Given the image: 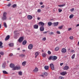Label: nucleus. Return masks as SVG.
<instances>
[{"label":"nucleus","instance_id":"f257e3e1","mask_svg":"<svg viewBox=\"0 0 79 79\" xmlns=\"http://www.w3.org/2000/svg\"><path fill=\"white\" fill-rule=\"evenodd\" d=\"M49 60H52L53 61H55L57 59V57L56 56H51L48 58Z\"/></svg>","mask_w":79,"mask_h":79},{"label":"nucleus","instance_id":"f03ea898","mask_svg":"<svg viewBox=\"0 0 79 79\" xmlns=\"http://www.w3.org/2000/svg\"><path fill=\"white\" fill-rule=\"evenodd\" d=\"M50 68L52 71L55 70V67L53 64H50Z\"/></svg>","mask_w":79,"mask_h":79},{"label":"nucleus","instance_id":"7ed1b4c3","mask_svg":"<svg viewBox=\"0 0 79 79\" xmlns=\"http://www.w3.org/2000/svg\"><path fill=\"white\" fill-rule=\"evenodd\" d=\"M24 39V38L23 36L20 37L18 41L19 43H21L22 41H23V40Z\"/></svg>","mask_w":79,"mask_h":79},{"label":"nucleus","instance_id":"20e7f679","mask_svg":"<svg viewBox=\"0 0 79 79\" xmlns=\"http://www.w3.org/2000/svg\"><path fill=\"white\" fill-rule=\"evenodd\" d=\"M20 69V67L19 66H16L14 68L12 69V70H16Z\"/></svg>","mask_w":79,"mask_h":79},{"label":"nucleus","instance_id":"39448f33","mask_svg":"<svg viewBox=\"0 0 79 79\" xmlns=\"http://www.w3.org/2000/svg\"><path fill=\"white\" fill-rule=\"evenodd\" d=\"M38 24L39 26H41V27H44L45 25V23L42 22H40L38 23Z\"/></svg>","mask_w":79,"mask_h":79},{"label":"nucleus","instance_id":"423d86ee","mask_svg":"<svg viewBox=\"0 0 79 79\" xmlns=\"http://www.w3.org/2000/svg\"><path fill=\"white\" fill-rule=\"evenodd\" d=\"M33 48V45L32 44H30L28 46V48L29 50H31Z\"/></svg>","mask_w":79,"mask_h":79},{"label":"nucleus","instance_id":"0eeeda50","mask_svg":"<svg viewBox=\"0 0 79 79\" xmlns=\"http://www.w3.org/2000/svg\"><path fill=\"white\" fill-rule=\"evenodd\" d=\"M61 52L63 53H64L66 52V49L64 48H63L61 50Z\"/></svg>","mask_w":79,"mask_h":79},{"label":"nucleus","instance_id":"6e6552de","mask_svg":"<svg viewBox=\"0 0 79 79\" xmlns=\"http://www.w3.org/2000/svg\"><path fill=\"white\" fill-rule=\"evenodd\" d=\"M69 66H65L63 68L64 70H65L66 71L68 70V69H69Z\"/></svg>","mask_w":79,"mask_h":79},{"label":"nucleus","instance_id":"1a4fd4ad","mask_svg":"<svg viewBox=\"0 0 79 79\" xmlns=\"http://www.w3.org/2000/svg\"><path fill=\"white\" fill-rule=\"evenodd\" d=\"M60 74L61 75H62V76H64L66 74H67V72L66 71L60 73Z\"/></svg>","mask_w":79,"mask_h":79},{"label":"nucleus","instance_id":"9d476101","mask_svg":"<svg viewBox=\"0 0 79 79\" xmlns=\"http://www.w3.org/2000/svg\"><path fill=\"white\" fill-rule=\"evenodd\" d=\"M54 26H57L58 25V22H54L53 23Z\"/></svg>","mask_w":79,"mask_h":79},{"label":"nucleus","instance_id":"9b49d317","mask_svg":"<svg viewBox=\"0 0 79 79\" xmlns=\"http://www.w3.org/2000/svg\"><path fill=\"white\" fill-rule=\"evenodd\" d=\"M38 69L37 68L35 67V69L33 70V73H37V72H38Z\"/></svg>","mask_w":79,"mask_h":79},{"label":"nucleus","instance_id":"f8f14e48","mask_svg":"<svg viewBox=\"0 0 79 79\" xmlns=\"http://www.w3.org/2000/svg\"><path fill=\"white\" fill-rule=\"evenodd\" d=\"M19 33L18 35H15L14 36V37L15 39H18V37H19Z\"/></svg>","mask_w":79,"mask_h":79},{"label":"nucleus","instance_id":"ddd939ff","mask_svg":"<svg viewBox=\"0 0 79 79\" xmlns=\"http://www.w3.org/2000/svg\"><path fill=\"white\" fill-rule=\"evenodd\" d=\"M27 18L28 19H32V16L31 15L27 16Z\"/></svg>","mask_w":79,"mask_h":79},{"label":"nucleus","instance_id":"4468645a","mask_svg":"<svg viewBox=\"0 0 79 79\" xmlns=\"http://www.w3.org/2000/svg\"><path fill=\"white\" fill-rule=\"evenodd\" d=\"M34 29H38V27H39V26L38 25L35 24L33 26Z\"/></svg>","mask_w":79,"mask_h":79},{"label":"nucleus","instance_id":"2eb2a0df","mask_svg":"<svg viewBox=\"0 0 79 79\" xmlns=\"http://www.w3.org/2000/svg\"><path fill=\"white\" fill-rule=\"evenodd\" d=\"M40 31H44V27H41L40 28Z\"/></svg>","mask_w":79,"mask_h":79},{"label":"nucleus","instance_id":"dca6fc26","mask_svg":"<svg viewBox=\"0 0 79 79\" xmlns=\"http://www.w3.org/2000/svg\"><path fill=\"white\" fill-rule=\"evenodd\" d=\"M10 68H15V64H10Z\"/></svg>","mask_w":79,"mask_h":79},{"label":"nucleus","instance_id":"f3484780","mask_svg":"<svg viewBox=\"0 0 79 79\" xmlns=\"http://www.w3.org/2000/svg\"><path fill=\"white\" fill-rule=\"evenodd\" d=\"M19 56L22 57V58H23V57H25V54H22L19 55Z\"/></svg>","mask_w":79,"mask_h":79},{"label":"nucleus","instance_id":"a211bd4d","mask_svg":"<svg viewBox=\"0 0 79 79\" xmlns=\"http://www.w3.org/2000/svg\"><path fill=\"white\" fill-rule=\"evenodd\" d=\"M26 44H27V41L26 40H24L22 43L23 45H26Z\"/></svg>","mask_w":79,"mask_h":79},{"label":"nucleus","instance_id":"6ab92c4d","mask_svg":"<svg viewBox=\"0 0 79 79\" xmlns=\"http://www.w3.org/2000/svg\"><path fill=\"white\" fill-rule=\"evenodd\" d=\"M10 39V35H8L5 39V40H8Z\"/></svg>","mask_w":79,"mask_h":79},{"label":"nucleus","instance_id":"aec40b11","mask_svg":"<svg viewBox=\"0 0 79 79\" xmlns=\"http://www.w3.org/2000/svg\"><path fill=\"white\" fill-rule=\"evenodd\" d=\"M48 26H51V25H52V23L51 22H48Z\"/></svg>","mask_w":79,"mask_h":79},{"label":"nucleus","instance_id":"412c9836","mask_svg":"<svg viewBox=\"0 0 79 79\" xmlns=\"http://www.w3.org/2000/svg\"><path fill=\"white\" fill-rule=\"evenodd\" d=\"M49 68V67H48V66H46L44 67V69L46 70H48Z\"/></svg>","mask_w":79,"mask_h":79},{"label":"nucleus","instance_id":"4be33fe9","mask_svg":"<svg viewBox=\"0 0 79 79\" xmlns=\"http://www.w3.org/2000/svg\"><path fill=\"white\" fill-rule=\"evenodd\" d=\"M2 20H6V16H3V17L2 18Z\"/></svg>","mask_w":79,"mask_h":79},{"label":"nucleus","instance_id":"5701e85b","mask_svg":"<svg viewBox=\"0 0 79 79\" xmlns=\"http://www.w3.org/2000/svg\"><path fill=\"white\" fill-rule=\"evenodd\" d=\"M39 55V52H36L35 53V58H37V56H38Z\"/></svg>","mask_w":79,"mask_h":79},{"label":"nucleus","instance_id":"b1692460","mask_svg":"<svg viewBox=\"0 0 79 79\" xmlns=\"http://www.w3.org/2000/svg\"><path fill=\"white\" fill-rule=\"evenodd\" d=\"M9 45L10 47H13L14 46V44L13 43H10L9 44Z\"/></svg>","mask_w":79,"mask_h":79},{"label":"nucleus","instance_id":"393cba45","mask_svg":"<svg viewBox=\"0 0 79 79\" xmlns=\"http://www.w3.org/2000/svg\"><path fill=\"white\" fill-rule=\"evenodd\" d=\"M2 72L3 73V74H8V73L5 70H3L2 71Z\"/></svg>","mask_w":79,"mask_h":79},{"label":"nucleus","instance_id":"a878e982","mask_svg":"<svg viewBox=\"0 0 79 79\" xmlns=\"http://www.w3.org/2000/svg\"><path fill=\"white\" fill-rule=\"evenodd\" d=\"M22 64L23 66H25L26 64V61H24L22 63Z\"/></svg>","mask_w":79,"mask_h":79},{"label":"nucleus","instance_id":"bb28decb","mask_svg":"<svg viewBox=\"0 0 79 79\" xmlns=\"http://www.w3.org/2000/svg\"><path fill=\"white\" fill-rule=\"evenodd\" d=\"M18 73V75H19L20 76H22V75H23V73L21 71L19 72Z\"/></svg>","mask_w":79,"mask_h":79},{"label":"nucleus","instance_id":"cd10ccee","mask_svg":"<svg viewBox=\"0 0 79 79\" xmlns=\"http://www.w3.org/2000/svg\"><path fill=\"white\" fill-rule=\"evenodd\" d=\"M7 15V13L6 12H4L3 15V16H6V15Z\"/></svg>","mask_w":79,"mask_h":79},{"label":"nucleus","instance_id":"c85d7f7f","mask_svg":"<svg viewBox=\"0 0 79 79\" xmlns=\"http://www.w3.org/2000/svg\"><path fill=\"white\" fill-rule=\"evenodd\" d=\"M3 25L5 27H6H6H7V25H6V23H4Z\"/></svg>","mask_w":79,"mask_h":79},{"label":"nucleus","instance_id":"c756f323","mask_svg":"<svg viewBox=\"0 0 79 79\" xmlns=\"http://www.w3.org/2000/svg\"><path fill=\"white\" fill-rule=\"evenodd\" d=\"M75 56H76L75 54H73L72 56V59H74V58H75Z\"/></svg>","mask_w":79,"mask_h":79},{"label":"nucleus","instance_id":"7c9ffc66","mask_svg":"<svg viewBox=\"0 0 79 79\" xmlns=\"http://www.w3.org/2000/svg\"><path fill=\"white\" fill-rule=\"evenodd\" d=\"M65 6V4L58 5V6H59V7H63V6Z\"/></svg>","mask_w":79,"mask_h":79},{"label":"nucleus","instance_id":"2f4dec72","mask_svg":"<svg viewBox=\"0 0 79 79\" xmlns=\"http://www.w3.org/2000/svg\"><path fill=\"white\" fill-rule=\"evenodd\" d=\"M74 17V15H71L70 16H69V18L70 19H71V18H73Z\"/></svg>","mask_w":79,"mask_h":79},{"label":"nucleus","instance_id":"473e14b6","mask_svg":"<svg viewBox=\"0 0 79 79\" xmlns=\"http://www.w3.org/2000/svg\"><path fill=\"white\" fill-rule=\"evenodd\" d=\"M63 25L59 26L58 27V29H63Z\"/></svg>","mask_w":79,"mask_h":79},{"label":"nucleus","instance_id":"72a5a7b5","mask_svg":"<svg viewBox=\"0 0 79 79\" xmlns=\"http://www.w3.org/2000/svg\"><path fill=\"white\" fill-rule=\"evenodd\" d=\"M59 49H60V48H59V47H56L55 48V50L56 51H58L59 50Z\"/></svg>","mask_w":79,"mask_h":79},{"label":"nucleus","instance_id":"f704fd0d","mask_svg":"<svg viewBox=\"0 0 79 79\" xmlns=\"http://www.w3.org/2000/svg\"><path fill=\"white\" fill-rule=\"evenodd\" d=\"M58 11H59V12L60 13H61V11H62L63 10H62V9L60 8L58 9Z\"/></svg>","mask_w":79,"mask_h":79},{"label":"nucleus","instance_id":"c9c22d12","mask_svg":"<svg viewBox=\"0 0 79 79\" xmlns=\"http://www.w3.org/2000/svg\"><path fill=\"white\" fill-rule=\"evenodd\" d=\"M42 56L43 57H45V56H46V54L45 53H43L42 54Z\"/></svg>","mask_w":79,"mask_h":79},{"label":"nucleus","instance_id":"e433bc0d","mask_svg":"<svg viewBox=\"0 0 79 79\" xmlns=\"http://www.w3.org/2000/svg\"><path fill=\"white\" fill-rule=\"evenodd\" d=\"M69 39L70 40H73L74 39V37L73 36H71L69 37Z\"/></svg>","mask_w":79,"mask_h":79},{"label":"nucleus","instance_id":"4c0bfd02","mask_svg":"<svg viewBox=\"0 0 79 79\" xmlns=\"http://www.w3.org/2000/svg\"><path fill=\"white\" fill-rule=\"evenodd\" d=\"M44 75L45 76H47L48 75V74H47V73L45 72L44 73Z\"/></svg>","mask_w":79,"mask_h":79},{"label":"nucleus","instance_id":"58836bf2","mask_svg":"<svg viewBox=\"0 0 79 79\" xmlns=\"http://www.w3.org/2000/svg\"><path fill=\"white\" fill-rule=\"evenodd\" d=\"M0 54L1 55L3 56V55H4V52H0Z\"/></svg>","mask_w":79,"mask_h":79},{"label":"nucleus","instance_id":"ea45409f","mask_svg":"<svg viewBox=\"0 0 79 79\" xmlns=\"http://www.w3.org/2000/svg\"><path fill=\"white\" fill-rule=\"evenodd\" d=\"M70 11H71V12H73V11H74V8H72V9H70Z\"/></svg>","mask_w":79,"mask_h":79},{"label":"nucleus","instance_id":"a19ab883","mask_svg":"<svg viewBox=\"0 0 79 79\" xmlns=\"http://www.w3.org/2000/svg\"><path fill=\"white\" fill-rule=\"evenodd\" d=\"M64 79V78L62 76H60L59 78V79Z\"/></svg>","mask_w":79,"mask_h":79},{"label":"nucleus","instance_id":"79ce46f5","mask_svg":"<svg viewBox=\"0 0 79 79\" xmlns=\"http://www.w3.org/2000/svg\"><path fill=\"white\" fill-rule=\"evenodd\" d=\"M42 40H43V41H45L46 40V37H44L42 39Z\"/></svg>","mask_w":79,"mask_h":79},{"label":"nucleus","instance_id":"37998d69","mask_svg":"<svg viewBox=\"0 0 79 79\" xmlns=\"http://www.w3.org/2000/svg\"><path fill=\"white\" fill-rule=\"evenodd\" d=\"M16 4H14L13 5H12V8H15V7H16Z\"/></svg>","mask_w":79,"mask_h":79},{"label":"nucleus","instance_id":"c03bdc74","mask_svg":"<svg viewBox=\"0 0 79 79\" xmlns=\"http://www.w3.org/2000/svg\"><path fill=\"white\" fill-rule=\"evenodd\" d=\"M56 33H57V34H61V33H60V31H57Z\"/></svg>","mask_w":79,"mask_h":79},{"label":"nucleus","instance_id":"a18cd8bd","mask_svg":"<svg viewBox=\"0 0 79 79\" xmlns=\"http://www.w3.org/2000/svg\"><path fill=\"white\" fill-rule=\"evenodd\" d=\"M48 54H49V55H50V54L51 53V52H50V51H48Z\"/></svg>","mask_w":79,"mask_h":79},{"label":"nucleus","instance_id":"49530a36","mask_svg":"<svg viewBox=\"0 0 79 79\" xmlns=\"http://www.w3.org/2000/svg\"><path fill=\"white\" fill-rule=\"evenodd\" d=\"M41 10L40 9H39L38 10V11L37 12H38V13H40V12H41Z\"/></svg>","mask_w":79,"mask_h":79},{"label":"nucleus","instance_id":"de8ad7c7","mask_svg":"<svg viewBox=\"0 0 79 79\" xmlns=\"http://www.w3.org/2000/svg\"><path fill=\"white\" fill-rule=\"evenodd\" d=\"M13 55V53H10L9 54L10 56H12Z\"/></svg>","mask_w":79,"mask_h":79},{"label":"nucleus","instance_id":"09e8293b","mask_svg":"<svg viewBox=\"0 0 79 79\" xmlns=\"http://www.w3.org/2000/svg\"><path fill=\"white\" fill-rule=\"evenodd\" d=\"M3 45V43L2 42L0 41V46L1 45Z\"/></svg>","mask_w":79,"mask_h":79},{"label":"nucleus","instance_id":"8fccbe9b","mask_svg":"<svg viewBox=\"0 0 79 79\" xmlns=\"http://www.w3.org/2000/svg\"><path fill=\"white\" fill-rule=\"evenodd\" d=\"M72 28H68V31H71L72 30Z\"/></svg>","mask_w":79,"mask_h":79},{"label":"nucleus","instance_id":"3c124183","mask_svg":"<svg viewBox=\"0 0 79 79\" xmlns=\"http://www.w3.org/2000/svg\"><path fill=\"white\" fill-rule=\"evenodd\" d=\"M11 3H9L7 5V6H11Z\"/></svg>","mask_w":79,"mask_h":79},{"label":"nucleus","instance_id":"603ef678","mask_svg":"<svg viewBox=\"0 0 79 79\" xmlns=\"http://www.w3.org/2000/svg\"><path fill=\"white\" fill-rule=\"evenodd\" d=\"M50 34H51V35H53V32H50Z\"/></svg>","mask_w":79,"mask_h":79},{"label":"nucleus","instance_id":"864d4df0","mask_svg":"<svg viewBox=\"0 0 79 79\" xmlns=\"http://www.w3.org/2000/svg\"><path fill=\"white\" fill-rule=\"evenodd\" d=\"M48 32V31H45V32H43V34H47V32Z\"/></svg>","mask_w":79,"mask_h":79},{"label":"nucleus","instance_id":"5fc2aeb1","mask_svg":"<svg viewBox=\"0 0 79 79\" xmlns=\"http://www.w3.org/2000/svg\"><path fill=\"white\" fill-rule=\"evenodd\" d=\"M3 48V46H2V45L0 46V48Z\"/></svg>","mask_w":79,"mask_h":79},{"label":"nucleus","instance_id":"6e6d98bb","mask_svg":"<svg viewBox=\"0 0 79 79\" xmlns=\"http://www.w3.org/2000/svg\"><path fill=\"white\" fill-rule=\"evenodd\" d=\"M37 19H38V20H40V17H37Z\"/></svg>","mask_w":79,"mask_h":79},{"label":"nucleus","instance_id":"4d7b16f0","mask_svg":"<svg viewBox=\"0 0 79 79\" xmlns=\"http://www.w3.org/2000/svg\"><path fill=\"white\" fill-rule=\"evenodd\" d=\"M45 7V6L44 5H43L42 6H41V8H44Z\"/></svg>","mask_w":79,"mask_h":79},{"label":"nucleus","instance_id":"13d9d810","mask_svg":"<svg viewBox=\"0 0 79 79\" xmlns=\"http://www.w3.org/2000/svg\"><path fill=\"white\" fill-rule=\"evenodd\" d=\"M55 9H54L53 10V13H55Z\"/></svg>","mask_w":79,"mask_h":79},{"label":"nucleus","instance_id":"bf43d9fd","mask_svg":"<svg viewBox=\"0 0 79 79\" xmlns=\"http://www.w3.org/2000/svg\"><path fill=\"white\" fill-rule=\"evenodd\" d=\"M18 32V31H14V33H16V32Z\"/></svg>","mask_w":79,"mask_h":79},{"label":"nucleus","instance_id":"052dcab7","mask_svg":"<svg viewBox=\"0 0 79 79\" xmlns=\"http://www.w3.org/2000/svg\"><path fill=\"white\" fill-rule=\"evenodd\" d=\"M63 63H61L60 64V65L61 66H62V65H63Z\"/></svg>","mask_w":79,"mask_h":79},{"label":"nucleus","instance_id":"680f3d73","mask_svg":"<svg viewBox=\"0 0 79 79\" xmlns=\"http://www.w3.org/2000/svg\"><path fill=\"white\" fill-rule=\"evenodd\" d=\"M40 76H42V77H44V75H40Z\"/></svg>","mask_w":79,"mask_h":79},{"label":"nucleus","instance_id":"e2e57ef3","mask_svg":"<svg viewBox=\"0 0 79 79\" xmlns=\"http://www.w3.org/2000/svg\"><path fill=\"white\" fill-rule=\"evenodd\" d=\"M2 68H5V66L4 65H3L2 66Z\"/></svg>","mask_w":79,"mask_h":79},{"label":"nucleus","instance_id":"0e129e2a","mask_svg":"<svg viewBox=\"0 0 79 79\" xmlns=\"http://www.w3.org/2000/svg\"><path fill=\"white\" fill-rule=\"evenodd\" d=\"M40 5H43V2H41L40 3Z\"/></svg>","mask_w":79,"mask_h":79},{"label":"nucleus","instance_id":"69168bd1","mask_svg":"<svg viewBox=\"0 0 79 79\" xmlns=\"http://www.w3.org/2000/svg\"><path fill=\"white\" fill-rule=\"evenodd\" d=\"M78 26H79V24H77L76 25V27H78Z\"/></svg>","mask_w":79,"mask_h":79},{"label":"nucleus","instance_id":"338daca9","mask_svg":"<svg viewBox=\"0 0 79 79\" xmlns=\"http://www.w3.org/2000/svg\"><path fill=\"white\" fill-rule=\"evenodd\" d=\"M74 52V50H72V52Z\"/></svg>","mask_w":79,"mask_h":79},{"label":"nucleus","instance_id":"774afa93","mask_svg":"<svg viewBox=\"0 0 79 79\" xmlns=\"http://www.w3.org/2000/svg\"><path fill=\"white\" fill-rule=\"evenodd\" d=\"M26 51V50H23V52H25Z\"/></svg>","mask_w":79,"mask_h":79}]
</instances>
